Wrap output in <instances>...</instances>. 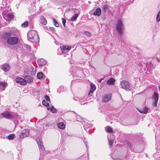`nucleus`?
<instances>
[{
  "label": "nucleus",
  "mask_w": 160,
  "mask_h": 160,
  "mask_svg": "<svg viewBox=\"0 0 160 160\" xmlns=\"http://www.w3.org/2000/svg\"><path fill=\"white\" fill-rule=\"evenodd\" d=\"M84 33L87 36L90 37L91 36V34L88 31H86L84 32Z\"/></svg>",
  "instance_id": "nucleus-38"
},
{
  "label": "nucleus",
  "mask_w": 160,
  "mask_h": 160,
  "mask_svg": "<svg viewBox=\"0 0 160 160\" xmlns=\"http://www.w3.org/2000/svg\"><path fill=\"white\" fill-rule=\"evenodd\" d=\"M18 39L17 37H11L7 38V42L10 45H14L17 44Z\"/></svg>",
  "instance_id": "nucleus-4"
},
{
  "label": "nucleus",
  "mask_w": 160,
  "mask_h": 160,
  "mask_svg": "<svg viewBox=\"0 0 160 160\" xmlns=\"http://www.w3.org/2000/svg\"><path fill=\"white\" fill-rule=\"evenodd\" d=\"M103 80L102 78H101L98 80V82H102V81Z\"/></svg>",
  "instance_id": "nucleus-47"
},
{
  "label": "nucleus",
  "mask_w": 160,
  "mask_h": 160,
  "mask_svg": "<svg viewBox=\"0 0 160 160\" xmlns=\"http://www.w3.org/2000/svg\"><path fill=\"white\" fill-rule=\"evenodd\" d=\"M1 115L3 117L8 119L14 118L16 116L15 113L8 111L2 112L1 113Z\"/></svg>",
  "instance_id": "nucleus-3"
},
{
  "label": "nucleus",
  "mask_w": 160,
  "mask_h": 160,
  "mask_svg": "<svg viewBox=\"0 0 160 160\" xmlns=\"http://www.w3.org/2000/svg\"><path fill=\"white\" fill-rule=\"evenodd\" d=\"M27 36L28 40L33 42L37 43L39 41L37 32L34 30L29 32L27 34Z\"/></svg>",
  "instance_id": "nucleus-1"
},
{
  "label": "nucleus",
  "mask_w": 160,
  "mask_h": 160,
  "mask_svg": "<svg viewBox=\"0 0 160 160\" xmlns=\"http://www.w3.org/2000/svg\"><path fill=\"white\" fill-rule=\"evenodd\" d=\"M29 135V131L28 129H25L23 130L21 133L20 137L22 138L28 136Z\"/></svg>",
  "instance_id": "nucleus-8"
},
{
  "label": "nucleus",
  "mask_w": 160,
  "mask_h": 160,
  "mask_svg": "<svg viewBox=\"0 0 160 160\" xmlns=\"http://www.w3.org/2000/svg\"><path fill=\"white\" fill-rule=\"evenodd\" d=\"M61 88H58L57 90L58 92L59 93H60L61 90H59L61 89Z\"/></svg>",
  "instance_id": "nucleus-49"
},
{
  "label": "nucleus",
  "mask_w": 160,
  "mask_h": 160,
  "mask_svg": "<svg viewBox=\"0 0 160 160\" xmlns=\"http://www.w3.org/2000/svg\"><path fill=\"white\" fill-rule=\"evenodd\" d=\"M109 6L108 5H104L103 6V10L104 12H106Z\"/></svg>",
  "instance_id": "nucleus-28"
},
{
  "label": "nucleus",
  "mask_w": 160,
  "mask_h": 160,
  "mask_svg": "<svg viewBox=\"0 0 160 160\" xmlns=\"http://www.w3.org/2000/svg\"><path fill=\"white\" fill-rule=\"evenodd\" d=\"M156 20L158 22L160 21V11L158 12Z\"/></svg>",
  "instance_id": "nucleus-31"
},
{
  "label": "nucleus",
  "mask_w": 160,
  "mask_h": 160,
  "mask_svg": "<svg viewBox=\"0 0 160 160\" xmlns=\"http://www.w3.org/2000/svg\"><path fill=\"white\" fill-rule=\"evenodd\" d=\"M152 98L153 100L158 101V93L156 92H154Z\"/></svg>",
  "instance_id": "nucleus-24"
},
{
  "label": "nucleus",
  "mask_w": 160,
  "mask_h": 160,
  "mask_svg": "<svg viewBox=\"0 0 160 160\" xmlns=\"http://www.w3.org/2000/svg\"><path fill=\"white\" fill-rule=\"evenodd\" d=\"M47 109L48 110H50L51 111L52 113H55L57 112V110L53 106H49L48 107H47Z\"/></svg>",
  "instance_id": "nucleus-22"
},
{
  "label": "nucleus",
  "mask_w": 160,
  "mask_h": 160,
  "mask_svg": "<svg viewBox=\"0 0 160 160\" xmlns=\"http://www.w3.org/2000/svg\"><path fill=\"white\" fill-rule=\"evenodd\" d=\"M62 50H67L68 51H69L71 48V47L68 45H65L61 47Z\"/></svg>",
  "instance_id": "nucleus-21"
},
{
  "label": "nucleus",
  "mask_w": 160,
  "mask_h": 160,
  "mask_svg": "<svg viewBox=\"0 0 160 160\" xmlns=\"http://www.w3.org/2000/svg\"><path fill=\"white\" fill-rule=\"evenodd\" d=\"M37 144L38 145V146H39V144H42V143L41 142V140L39 139H37Z\"/></svg>",
  "instance_id": "nucleus-39"
},
{
  "label": "nucleus",
  "mask_w": 160,
  "mask_h": 160,
  "mask_svg": "<svg viewBox=\"0 0 160 160\" xmlns=\"http://www.w3.org/2000/svg\"><path fill=\"white\" fill-rule=\"evenodd\" d=\"M83 142H84V143H85V146H86V148H88V145H87V143L86 142H85V141H83Z\"/></svg>",
  "instance_id": "nucleus-46"
},
{
  "label": "nucleus",
  "mask_w": 160,
  "mask_h": 160,
  "mask_svg": "<svg viewBox=\"0 0 160 160\" xmlns=\"http://www.w3.org/2000/svg\"><path fill=\"white\" fill-rule=\"evenodd\" d=\"M91 88L88 93V95L90 93H92L96 89V87L95 85L93 83H91Z\"/></svg>",
  "instance_id": "nucleus-18"
},
{
  "label": "nucleus",
  "mask_w": 160,
  "mask_h": 160,
  "mask_svg": "<svg viewBox=\"0 0 160 160\" xmlns=\"http://www.w3.org/2000/svg\"><path fill=\"white\" fill-rule=\"evenodd\" d=\"M120 85L122 88L126 90H129L131 89L129 82L126 81H122L120 83Z\"/></svg>",
  "instance_id": "nucleus-5"
},
{
  "label": "nucleus",
  "mask_w": 160,
  "mask_h": 160,
  "mask_svg": "<svg viewBox=\"0 0 160 160\" xmlns=\"http://www.w3.org/2000/svg\"><path fill=\"white\" fill-rule=\"evenodd\" d=\"M42 104L45 106H49V103H47V102L45 100H43L42 101Z\"/></svg>",
  "instance_id": "nucleus-37"
},
{
  "label": "nucleus",
  "mask_w": 160,
  "mask_h": 160,
  "mask_svg": "<svg viewBox=\"0 0 160 160\" xmlns=\"http://www.w3.org/2000/svg\"><path fill=\"white\" fill-rule=\"evenodd\" d=\"M38 63L40 67H42L45 65L47 62V61L43 59H41L38 61Z\"/></svg>",
  "instance_id": "nucleus-14"
},
{
  "label": "nucleus",
  "mask_w": 160,
  "mask_h": 160,
  "mask_svg": "<svg viewBox=\"0 0 160 160\" xmlns=\"http://www.w3.org/2000/svg\"><path fill=\"white\" fill-rule=\"evenodd\" d=\"M40 23L44 25H45L47 23L46 19L43 16H41L40 18Z\"/></svg>",
  "instance_id": "nucleus-20"
},
{
  "label": "nucleus",
  "mask_w": 160,
  "mask_h": 160,
  "mask_svg": "<svg viewBox=\"0 0 160 160\" xmlns=\"http://www.w3.org/2000/svg\"><path fill=\"white\" fill-rule=\"evenodd\" d=\"M24 79L26 83L27 82L30 83L32 82L33 81L32 77L29 76H27L25 77Z\"/></svg>",
  "instance_id": "nucleus-15"
},
{
  "label": "nucleus",
  "mask_w": 160,
  "mask_h": 160,
  "mask_svg": "<svg viewBox=\"0 0 160 160\" xmlns=\"http://www.w3.org/2000/svg\"><path fill=\"white\" fill-rule=\"evenodd\" d=\"M1 69L5 72L8 71L10 69V66L8 63H5L2 65Z\"/></svg>",
  "instance_id": "nucleus-10"
},
{
  "label": "nucleus",
  "mask_w": 160,
  "mask_h": 160,
  "mask_svg": "<svg viewBox=\"0 0 160 160\" xmlns=\"http://www.w3.org/2000/svg\"><path fill=\"white\" fill-rule=\"evenodd\" d=\"M14 135L13 134H10L8 137H6L7 138L10 140H12L14 137Z\"/></svg>",
  "instance_id": "nucleus-27"
},
{
  "label": "nucleus",
  "mask_w": 160,
  "mask_h": 160,
  "mask_svg": "<svg viewBox=\"0 0 160 160\" xmlns=\"http://www.w3.org/2000/svg\"><path fill=\"white\" fill-rule=\"evenodd\" d=\"M49 29H50V30L53 31V32H55L56 31L55 29L54 28L50 27H49Z\"/></svg>",
  "instance_id": "nucleus-44"
},
{
  "label": "nucleus",
  "mask_w": 160,
  "mask_h": 160,
  "mask_svg": "<svg viewBox=\"0 0 160 160\" xmlns=\"http://www.w3.org/2000/svg\"><path fill=\"white\" fill-rule=\"evenodd\" d=\"M15 81L16 82L20 84L21 85H25L26 83L24 79L21 78H17L15 79Z\"/></svg>",
  "instance_id": "nucleus-9"
},
{
  "label": "nucleus",
  "mask_w": 160,
  "mask_h": 160,
  "mask_svg": "<svg viewBox=\"0 0 160 160\" xmlns=\"http://www.w3.org/2000/svg\"><path fill=\"white\" fill-rule=\"evenodd\" d=\"M11 36L10 32V31H9L8 32H4L2 36V37L4 39H7V38L11 37Z\"/></svg>",
  "instance_id": "nucleus-12"
},
{
  "label": "nucleus",
  "mask_w": 160,
  "mask_h": 160,
  "mask_svg": "<svg viewBox=\"0 0 160 160\" xmlns=\"http://www.w3.org/2000/svg\"><path fill=\"white\" fill-rule=\"evenodd\" d=\"M28 21H26L24 23L22 24L21 26L22 27L25 28L28 27Z\"/></svg>",
  "instance_id": "nucleus-29"
},
{
  "label": "nucleus",
  "mask_w": 160,
  "mask_h": 160,
  "mask_svg": "<svg viewBox=\"0 0 160 160\" xmlns=\"http://www.w3.org/2000/svg\"><path fill=\"white\" fill-rule=\"evenodd\" d=\"M53 22L54 25L57 27H59V23L56 21L55 19L54 18L53 19Z\"/></svg>",
  "instance_id": "nucleus-30"
},
{
  "label": "nucleus",
  "mask_w": 160,
  "mask_h": 160,
  "mask_svg": "<svg viewBox=\"0 0 160 160\" xmlns=\"http://www.w3.org/2000/svg\"><path fill=\"white\" fill-rule=\"evenodd\" d=\"M78 17V14L77 13H75L71 18V20L72 21H74Z\"/></svg>",
  "instance_id": "nucleus-25"
},
{
  "label": "nucleus",
  "mask_w": 160,
  "mask_h": 160,
  "mask_svg": "<svg viewBox=\"0 0 160 160\" xmlns=\"http://www.w3.org/2000/svg\"><path fill=\"white\" fill-rule=\"evenodd\" d=\"M138 110L141 113L146 114L148 112V108L144 107L142 108L138 109Z\"/></svg>",
  "instance_id": "nucleus-13"
},
{
  "label": "nucleus",
  "mask_w": 160,
  "mask_h": 160,
  "mask_svg": "<svg viewBox=\"0 0 160 160\" xmlns=\"http://www.w3.org/2000/svg\"><path fill=\"white\" fill-rule=\"evenodd\" d=\"M62 22L64 27L65 26L66 20L64 18H62Z\"/></svg>",
  "instance_id": "nucleus-43"
},
{
  "label": "nucleus",
  "mask_w": 160,
  "mask_h": 160,
  "mask_svg": "<svg viewBox=\"0 0 160 160\" xmlns=\"http://www.w3.org/2000/svg\"><path fill=\"white\" fill-rule=\"evenodd\" d=\"M84 100L85 101V99L84 98L83 99H79V102H80L81 105H84L85 103V102H83V101H82V100Z\"/></svg>",
  "instance_id": "nucleus-36"
},
{
  "label": "nucleus",
  "mask_w": 160,
  "mask_h": 160,
  "mask_svg": "<svg viewBox=\"0 0 160 160\" xmlns=\"http://www.w3.org/2000/svg\"><path fill=\"white\" fill-rule=\"evenodd\" d=\"M3 17L7 21H9L13 18V14L12 13H8L6 15H3Z\"/></svg>",
  "instance_id": "nucleus-6"
},
{
  "label": "nucleus",
  "mask_w": 160,
  "mask_h": 160,
  "mask_svg": "<svg viewBox=\"0 0 160 160\" xmlns=\"http://www.w3.org/2000/svg\"><path fill=\"white\" fill-rule=\"evenodd\" d=\"M38 147L40 149H41V150L42 151L44 150L45 148L44 147V146L43 145V143L41 144H39Z\"/></svg>",
  "instance_id": "nucleus-35"
},
{
  "label": "nucleus",
  "mask_w": 160,
  "mask_h": 160,
  "mask_svg": "<svg viewBox=\"0 0 160 160\" xmlns=\"http://www.w3.org/2000/svg\"><path fill=\"white\" fill-rule=\"evenodd\" d=\"M58 127L60 129H63L65 127L64 124L63 122H60L58 124Z\"/></svg>",
  "instance_id": "nucleus-23"
},
{
  "label": "nucleus",
  "mask_w": 160,
  "mask_h": 160,
  "mask_svg": "<svg viewBox=\"0 0 160 160\" xmlns=\"http://www.w3.org/2000/svg\"><path fill=\"white\" fill-rule=\"evenodd\" d=\"M43 76V74L42 72H39L37 73V77L39 79L42 78Z\"/></svg>",
  "instance_id": "nucleus-26"
},
{
  "label": "nucleus",
  "mask_w": 160,
  "mask_h": 160,
  "mask_svg": "<svg viewBox=\"0 0 160 160\" xmlns=\"http://www.w3.org/2000/svg\"><path fill=\"white\" fill-rule=\"evenodd\" d=\"M154 102L152 103V105L156 107L157 105L158 101L154 100Z\"/></svg>",
  "instance_id": "nucleus-41"
},
{
  "label": "nucleus",
  "mask_w": 160,
  "mask_h": 160,
  "mask_svg": "<svg viewBox=\"0 0 160 160\" xmlns=\"http://www.w3.org/2000/svg\"><path fill=\"white\" fill-rule=\"evenodd\" d=\"M152 64L151 62L147 63L146 64V66L147 68H152Z\"/></svg>",
  "instance_id": "nucleus-34"
},
{
  "label": "nucleus",
  "mask_w": 160,
  "mask_h": 160,
  "mask_svg": "<svg viewBox=\"0 0 160 160\" xmlns=\"http://www.w3.org/2000/svg\"><path fill=\"white\" fill-rule=\"evenodd\" d=\"M10 31L12 36H14L15 37H17L19 36V32L17 29L14 28L13 29H12Z\"/></svg>",
  "instance_id": "nucleus-7"
},
{
  "label": "nucleus",
  "mask_w": 160,
  "mask_h": 160,
  "mask_svg": "<svg viewBox=\"0 0 160 160\" xmlns=\"http://www.w3.org/2000/svg\"><path fill=\"white\" fill-rule=\"evenodd\" d=\"M24 47L25 48V49L28 51H29L31 49L30 46L29 45H27V44H24Z\"/></svg>",
  "instance_id": "nucleus-33"
},
{
  "label": "nucleus",
  "mask_w": 160,
  "mask_h": 160,
  "mask_svg": "<svg viewBox=\"0 0 160 160\" xmlns=\"http://www.w3.org/2000/svg\"><path fill=\"white\" fill-rule=\"evenodd\" d=\"M101 10L100 8H97L96 9L95 12L93 13V14L95 16H99L101 13Z\"/></svg>",
  "instance_id": "nucleus-16"
},
{
  "label": "nucleus",
  "mask_w": 160,
  "mask_h": 160,
  "mask_svg": "<svg viewBox=\"0 0 160 160\" xmlns=\"http://www.w3.org/2000/svg\"><path fill=\"white\" fill-rule=\"evenodd\" d=\"M6 83L4 82L0 81V90L3 91L5 89Z\"/></svg>",
  "instance_id": "nucleus-19"
},
{
  "label": "nucleus",
  "mask_w": 160,
  "mask_h": 160,
  "mask_svg": "<svg viewBox=\"0 0 160 160\" xmlns=\"http://www.w3.org/2000/svg\"><path fill=\"white\" fill-rule=\"evenodd\" d=\"M115 80L113 78H111L108 80L107 84L108 85H114Z\"/></svg>",
  "instance_id": "nucleus-17"
},
{
  "label": "nucleus",
  "mask_w": 160,
  "mask_h": 160,
  "mask_svg": "<svg viewBox=\"0 0 160 160\" xmlns=\"http://www.w3.org/2000/svg\"><path fill=\"white\" fill-rule=\"evenodd\" d=\"M107 131L109 132H112V129L111 127L107 126Z\"/></svg>",
  "instance_id": "nucleus-32"
},
{
  "label": "nucleus",
  "mask_w": 160,
  "mask_h": 160,
  "mask_svg": "<svg viewBox=\"0 0 160 160\" xmlns=\"http://www.w3.org/2000/svg\"><path fill=\"white\" fill-rule=\"evenodd\" d=\"M111 97L112 96L110 94H106L102 97V102H107L111 99Z\"/></svg>",
  "instance_id": "nucleus-11"
},
{
  "label": "nucleus",
  "mask_w": 160,
  "mask_h": 160,
  "mask_svg": "<svg viewBox=\"0 0 160 160\" xmlns=\"http://www.w3.org/2000/svg\"><path fill=\"white\" fill-rule=\"evenodd\" d=\"M127 145L129 147V148L131 149V144L130 142H127Z\"/></svg>",
  "instance_id": "nucleus-45"
},
{
  "label": "nucleus",
  "mask_w": 160,
  "mask_h": 160,
  "mask_svg": "<svg viewBox=\"0 0 160 160\" xmlns=\"http://www.w3.org/2000/svg\"><path fill=\"white\" fill-rule=\"evenodd\" d=\"M109 144L111 146H112L113 144V142H114L113 140V139H110L109 141Z\"/></svg>",
  "instance_id": "nucleus-42"
},
{
  "label": "nucleus",
  "mask_w": 160,
  "mask_h": 160,
  "mask_svg": "<svg viewBox=\"0 0 160 160\" xmlns=\"http://www.w3.org/2000/svg\"><path fill=\"white\" fill-rule=\"evenodd\" d=\"M159 90H160V86L159 87Z\"/></svg>",
  "instance_id": "nucleus-50"
},
{
  "label": "nucleus",
  "mask_w": 160,
  "mask_h": 160,
  "mask_svg": "<svg viewBox=\"0 0 160 160\" xmlns=\"http://www.w3.org/2000/svg\"><path fill=\"white\" fill-rule=\"evenodd\" d=\"M156 60L158 62H160V59L159 58H156Z\"/></svg>",
  "instance_id": "nucleus-48"
},
{
  "label": "nucleus",
  "mask_w": 160,
  "mask_h": 160,
  "mask_svg": "<svg viewBox=\"0 0 160 160\" xmlns=\"http://www.w3.org/2000/svg\"><path fill=\"white\" fill-rule=\"evenodd\" d=\"M44 98L47 101H49V102H50V98L48 95H45L44 96Z\"/></svg>",
  "instance_id": "nucleus-40"
},
{
  "label": "nucleus",
  "mask_w": 160,
  "mask_h": 160,
  "mask_svg": "<svg viewBox=\"0 0 160 160\" xmlns=\"http://www.w3.org/2000/svg\"><path fill=\"white\" fill-rule=\"evenodd\" d=\"M116 26V30L118 34L120 36H122L123 33L124 28L123 22L121 20L119 19L118 20Z\"/></svg>",
  "instance_id": "nucleus-2"
}]
</instances>
